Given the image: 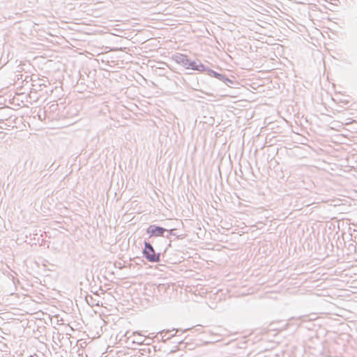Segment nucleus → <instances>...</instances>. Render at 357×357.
<instances>
[{"label": "nucleus", "instance_id": "f03ea898", "mask_svg": "<svg viewBox=\"0 0 357 357\" xmlns=\"http://www.w3.org/2000/svg\"><path fill=\"white\" fill-rule=\"evenodd\" d=\"M139 357H160L156 354L155 347H153L151 343L141 344V347L135 349Z\"/></svg>", "mask_w": 357, "mask_h": 357}, {"label": "nucleus", "instance_id": "f257e3e1", "mask_svg": "<svg viewBox=\"0 0 357 357\" xmlns=\"http://www.w3.org/2000/svg\"><path fill=\"white\" fill-rule=\"evenodd\" d=\"M143 257L149 262L155 263L160 260V254L155 252L150 242L144 241V247L142 250Z\"/></svg>", "mask_w": 357, "mask_h": 357}, {"label": "nucleus", "instance_id": "20e7f679", "mask_svg": "<svg viewBox=\"0 0 357 357\" xmlns=\"http://www.w3.org/2000/svg\"><path fill=\"white\" fill-rule=\"evenodd\" d=\"M204 72H206L207 75H210L211 77H215L218 79H219L220 81H222L225 84L232 83V81L230 79L227 78V77H225L222 74H220V73H219L218 72L214 71L212 69H210V68H208L206 67V70H205Z\"/></svg>", "mask_w": 357, "mask_h": 357}, {"label": "nucleus", "instance_id": "ddd939ff", "mask_svg": "<svg viewBox=\"0 0 357 357\" xmlns=\"http://www.w3.org/2000/svg\"><path fill=\"white\" fill-rule=\"evenodd\" d=\"M151 339L146 338V341L144 342V343H151Z\"/></svg>", "mask_w": 357, "mask_h": 357}, {"label": "nucleus", "instance_id": "9b49d317", "mask_svg": "<svg viewBox=\"0 0 357 357\" xmlns=\"http://www.w3.org/2000/svg\"><path fill=\"white\" fill-rule=\"evenodd\" d=\"M153 347H155V349H156V354H158V351H161V346H157V345H153Z\"/></svg>", "mask_w": 357, "mask_h": 357}, {"label": "nucleus", "instance_id": "39448f33", "mask_svg": "<svg viewBox=\"0 0 357 357\" xmlns=\"http://www.w3.org/2000/svg\"><path fill=\"white\" fill-rule=\"evenodd\" d=\"M174 60L179 65L185 68H187L190 59L188 56L183 54H176L174 56Z\"/></svg>", "mask_w": 357, "mask_h": 357}, {"label": "nucleus", "instance_id": "423d86ee", "mask_svg": "<svg viewBox=\"0 0 357 357\" xmlns=\"http://www.w3.org/2000/svg\"><path fill=\"white\" fill-rule=\"evenodd\" d=\"M186 69H191L199 72H204L206 70V67L201 62L197 63V62L195 61L190 60Z\"/></svg>", "mask_w": 357, "mask_h": 357}, {"label": "nucleus", "instance_id": "1a4fd4ad", "mask_svg": "<svg viewBox=\"0 0 357 357\" xmlns=\"http://www.w3.org/2000/svg\"><path fill=\"white\" fill-rule=\"evenodd\" d=\"M174 230H175L174 229H172L170 230L167 229V232L165 233V238H169L171 236L175 235L174 233Z\"/></svg>", "mask_w": 357, "mask_h": 357}, {"label": "nucleus", "instance_id": "7ed1b4c3", "mask_svg": "<svg viewBox=\"0 0 357 357\" xmlns=\"http://www.w3.org/2000/svg\"><path fill=\"white\" fill-rule=\"evenodd\" d=\"M167 232V229L156 225H151L147 229H146V233L149 235V237H153V236H162L165 237V233Z\"/></svg>", "mask_w": 357, "mask_h": 357}, {"label": "nucleus", "instance_id": "0eeeda50", "mask_svg": "<svg viewBox=\"0 0 357 357\" xmlns=\"http://www.w3.org/2000/svg\"><path fill=\"white\" fill-rule=\"evenodd\" d=\"M132 335L133 336V338L131 340L132 343L137 344L139 347H141V344H145L144 342L146 341V337H144L137 332L132 333Z\"/></svg>", "mask_w": 357, "mask_h": 357}, {"label": "nucleus", "instance_id": "f8f14e48", "mask_svg": "<svg viewBox=\"0 0 357 357\" xmlns=\"http://www.w3.org/2000/svg\"><path fill=\"white\" fill-rule=\"evenodd\" d=\"M130 357H139V356H138L137 352L135 350H134V354L132 355H131Z\"/></svg>", "mask_w": 357, "mask_h": 357}, {"label": "nucleus", "instance_id": "6e6552de", "mask_svg": "<svg viewBox=\"0 0 357 357\" xmlns=\"http://www.w3.org/2000/svg\"><path fill=\"white\" fill-rule=\"evenodd\" d=\"M169 331H167V332H161L160 333V335H161V337H162V340L163 341H165V340H169L171 337H173L174 335H171L170 336H167V334L169 333Z\"/></svg>", "mask_w": 357, "mask_h": 357}, {"label": "nucleus", "instance_id": "9d476101", "mask_svg": "<svg viewBox=\"0 0 357 357\" xmlns=\"http://www.w3.org/2000/svg\"><path fill=\"white\" fill-rule=\"evenodd\" d=\"M124 337L128 340H131L133 338V336L132 335V333H130L129 331H127L125 334H124Z\"/></svg>", "mask_w": 357, "mask_h": 357}]
</instances>
